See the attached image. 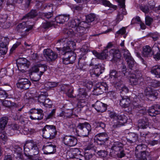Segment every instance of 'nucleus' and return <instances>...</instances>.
<instances>
[{
    "mask_svg": "<svg viewBox=\"0 0 160 160\" xmlns=\"http://www.w3.org/2000/svg\"><path fill=\"white\" fill-rule=\"evenodd\" d=\"M17 66L18 65H22L27 64H29V63L28 62L27 60L23 58H20L17 59L16 61Z\"/></svg>",
    "mask_w": 160,
    "mask_h": 160,
    "instance_id": "obj_51",
    "label": "nucleus"
},
{
    "mask_svg": "<svg viewBox=\"0 0 160 160\" xmlns=\"http://www.w3.org/2000/svg\"><path fill=\"white\" fill-rule=\"evenodd\" d=\"M150 86L154 88L160 87V81L155 80H152L150 82Z\"/></svg>",
    "mask_w": 160,
    "mask_h": 160,
    "instance_id": "obj_59",
    "label": "nucleus"
},
{
    "mask_svg": "<svg viewBox=\"0 0 160 160\" xmlns=\"http://www.w3.org/2000/svg\"><path fill=\"white\" fill-rule=\"evenodd\" d=\"M145 94L148 97L153 100L156 98L158 94L156 90L150 87L147 88L145 90Z\"/></svg>",
    "mask_w": 160,
    "mask_h": 160,
    "instance_id": "obj_18",
    "label": "nucleus"
},
{
    "mask_svg": "<svg viewBox=\"0 0 160 160\" xmlns=\"http://www.w3.org/2000/svg\"><path fill=\"white\" fill-rule=\"evenodd\" d=\"M95 123L97 125L95 128L96 130L100 131L101 129H104L106 127V124L102 122L96 121Z\"/></svg>",
    "mask_w": 160,
    "mask_h": 160,
    "instance_id": "obj_45",
    "label": "nucleus"
},
{
    "mask_svg": "<svg viewBox=\"0 0 160 160\" xmlns=\"http://www.w3.org/2000/svg\"><path fill=\"white\" fill-rule=\"evenodd\" d=\"M21 128L19 131L22 132L24 135H27L28 134H32L35 132V130L33 129H31L30 130L28 128L26 127L24 125L20 126Z\"/></svg>",
    "mask_w": 160,
    "mask_h": 160,
    "instance_id": "obj_33",
    "label": "nucleus"
},
{
    "mask_svg": "<svg viewBox=\"0 0 160 160\" xmlns=\"http://www.w3.org/2000/svg\"><path fill=\"white\" fill-rule=\"evenodd\" d=\"M108 87L105 82H101L97 84L96 87L93 90V94L98 96L102 94L104 92H106L108 90Z\"/></svg>",
    "mask_w": 160,
    "mask_h": 160,
    "instance_id": "obj_5",
    "label": "nucleus"
},
{
    "mask_svg": "<svg viewBox=\"0 0 160 160\" xmlns=\"http://www.w3.org/2000/svg\"><path fill=\"white\" fill-rule=\"evenodd\" d=\"M53 25V24L51 22H46L42 23V27L45 29H48Z\"/></svg>",
    "mask_w": 160,
    "mask_h": 160,
    "instance_id": "obj_57",
    "label": "nucleus"
},
{
    "mask_svg": "<svg viewBox=\"0 0 160 160\" xmlns=\"http://www.w3.org/2000/svg\"><path fill=\"white\" fill-rule=\"evenodd\" d=\"M109 52L112 56V58L111 61L113 62H116L120 59L121 55L118 49H111L110 51Z\"/></svg>",
    "mask_w": 160,
    "mask_h": 160,
    "instance_id": "obj_19",
    "label": "nucleus"
},
{
    "mask_svg": "<svg viewBox=\"0 0 160 160\" xmlns=\"http://www.w3.org/2000/svg\"><path fill=\"white\" fill-rule=\"evenodd\" d=\"M70 16L69 15L64 14L61 15L57 16L55 18V21L57 23L60 24L63 23L65 22L68 21Z\"/></svg>",
    "mask_w": 160,
    "mask_h": 160,
    "instance_id": "obj_22",
    "label": "nucleus"
},
{
    "mask_svg": "<svg viewBox=\"0 0 160 160\" xmlns=\"http://www.w3.org/2000/svg\"><path fill=\"white\" fill-rule=\"evenodd\" d=\"M76 45L75 42L73 41L68 40L66 44V47H64L61 50H67L71 51L73 48Z\"/></svg>",
    "mask_w": 160,
    "mask_h": 160,
    "instance_id": "obj_32",
    "label": "nucleus"
},
{
    "mask_svg": "<svg viewBox=\"0 0 160 160\" xmlns=\"http://www.w3.org/2000/svg\"><path fill=\"white\" fill-rule=\"evenodd\" d=\"M6 73H4L3 74V76L5 75H6L10 77H11L13 74L14 71L12 68H8L6 69ZM2 74H3L2 73Z\"/></svg>",
    "mask_w": 160,
    "mask_h": 160,
    "instance_id": "obj_61",
    "label": "nucleus"
},
{
    "mask_svg": "<svg viewBox=\"0 0 160 160\" xmlns=\"http://www.w3.org/2000/svg\"><path fill=\"white\" fill-rule=\"evenodd\" d=\"M2 103L3 106L9 108L14 106L16 105V103L7 100L3 101Z\"/></svg>",
    "mask_w": 160,
    "mask_h": 160,
    "instance_id": "obj_52",
    "label": "nucleus"
},
{
    "mask_svg": "<svg viewBox=\"0 0 160 160\" xmlns=\"http://www.w3.org/2000/svg\"><path fill=\"white\" fill-rule=\"evenodd\" d=\"M122 73L120 72H118L115 69L110 70L109 72V77L114 79L118 78L121 75Z\"/></svg>",
    "mask_w": 160,
    "mask_h": 160,
    "instance_id": "obj_38",
    "label": "nucleus"
},
{
    "mask_svg": "<svg viewBox=\"0 0 160 160\" xmlns=\"http://www.w3.org/2000/svg\"><path fill=\"white\" fill-rule=\"evenodd\" d=\"M0 138L5 142L7 141L8 138L7 136V134L4 131V130H1V132H0Z\"/></svg>",
    "mask_w": 160,
    "mask_h": 160,
    "instance_id": "obj_62",
    "label": "nucleus"
},
{
    "mask_svg": "<svg viewBox=\"0 0 160 160\" xmlns=\"http://www.w3.org/2000/svg\"><path fill=\"white\" fill-rule=\"evenodd\" d=\"M95 18L96 15L94 14H90L86 16V22L88 23L91 22L95 20Z\"/></svg>",
    "mask_w": 160,
    "mask_h": 160,
    "instance_id": "obj_53",
    "label": "nucleus"
},
{
    "mask_svg": "<svg viewBox=\"0 0 160 160\" xmlns=\"http://www.w3.org/2000/svg\"><path fill=\"white\" fill-rule=\"evenodd\" d=\"M43 53L47 60L49 62H53L58 58V54L50 49H44Z\"/></svg>",
    "mask_w": 160,
    "mask_h": 160,
    "instance_id": "obj_7",
    "label": "nucleus"
},
{
    "mask_svg": "<svg viewBox=\"0 0 160 160\" xmlns=\"http://www.w3.org/2000/svg\"><path fill=\"white\" fill-rule=\"evenodd\" d=\"M95 138L98 144L102 145L105 144V142L108 140L109 137L107 133L101 132L96 135Z\"/></svg>",
    "mask_w": 160,
    "mask_h": 160,
    "instance_id": "obj_9",
    "label": "nucleus"
},
{
    "mask_svg": "<svg viewBox=\"0 0 160 160\" xmlns=\"http://www.w3.org/2000/svg\"><path fill=\"white\" fill-rule=\"evenodd\" d=\"M78 91V93L77 96V98L78 100L86 99L88 94L85 89L84 88H80Z\"/></svg>",
    "mask_w": 160,
    "mask_h": 160,
    "instance_id": "obj_30",
    "label": "nucleus"
},
{
    "mask_svg": "<svg viewBox=\"0 0 160 160\" xmlns=\"http://www.w3.org/2000/svg\"><path fill=\"white\" fill-rule=\"evenodd\" d=\"M92 53L98 58L104 59L108 57V49H105L101 53H98L96 51H93Z\"/></svg>",
    "mask_w": 160,
    "mask_h": 160,
    "instance_id": "obj_20",
    "label": "nucleus"
},
{
    "mask_svg": "<svg viewBox=\"0 0 160 160\" xmlns=\"http://www.w3.org/2000/svg\"><path fill=\"white\" fill-rule=\"evenodd\" d=\"M148 119L146 118L140 119L138 121V127L140 128H146L148 127Z\"/></svg>",
    "mask_w": 160,
    "mask_h": 160,
    "instance_id": "obj_29",
    "label": "nucleus"
},
{
    "mask_svg": "<svg viewBox=\"0 0 160 160\" xmlns=\"http://www.w3.org/2000/svg\"><path fill=\"white\" fill-rule=\"evenodd\" d=\"M42 136L46 139H52L54 138L57 133L55 126L46 125L42 129Z\"/></svg>",
    "mask_w": 160,
    "mask_h": 160,
    "instance_id": "obj_2",
    "label": "nucleus"
},
{
    "mask_svg": "<svg viewBox=\"0 0 160 160\" xmlns=\"http://www.w3.org/2000/svg\"><path fill=\"white\" fill-rule=\"evenodd\" d=\"M68 129L71 132H74L75 131H77V128H76L75 124L71 121H68L66 124Z\"/></svg>",
    "mask_w": 160,
    "mask_h": 160,
    "instance_id": "obj_41",
    "label": "nucleus"
},
{
    "mask_svg": "<svg viewBox=\"0 0 160 160\" xmlns=\"http://www.w3.org/2000/svg\"><path fill=\"white\" fill-rule=\"evenodd\" d=\"M91 130V126L87 122L79 123L77 126V132L83 136H87Z\"/></svg>",
    "mask_w": 160,
    "mask_h": 160,
    "instance_id": "obj_3",
    "label": "nucleus"
},
{
    "mask_svg": "<svg viewBox=\"0 0 160 160\" xmlns=\"http://www.w3.org/2000/svg\"><path fill=\"white\" fill-rule=\"evenodd\" d=\"M8 118L7 117H4L0 119V129L4 130L8 121Z\"/></svg>",
    "mask_w": 160,
    "mask_h": 160,
    "instance_id": "obj_36",
    "label": "nucleus"
},
{
    "mask_svg": "<svg viewBox=\"0 0 160 160\" xmlns=\"http://www.w3.org/2000/svg\"><path fill=\"white\" fill-rule=\"evenodd\" d=\"M75 31L76 34L79 37H82L81 39L84 40L87 37L86 33L87 30L83 27H82L81 26L77 27L75 29Z\"/></svg>",
    "mask_w": 160,
    "mask_h": 160,
    "instance_id": "obj_17",
    "label": "nucleus"
},
{
    "mask_svg": "<svg viewBox=\"0 0 160 160\" xmlns=\"http://www.w3.org/2000/svg\"><path fill=\"white\" fill-rule=\"evenodd\" d=\"M62 142L65 145L71 147L77 144V140L73 136L66 135L62 138Z\"/></svg>",
    "mask_w": 160,
    "mask_h": 160,
    "instance_id": "obj_4",
    "label": "nucleus"
},
{
    "mask_svg": "<svg viewBox=\"0 0 160 160\" xmlns=\"http://www.w3.org/2000/svg\"><path fill=\"white\" fill-rule=\"evenodd\" d=\"M95 152L98 157L100 158H106L108 155V152L104 150H99L97 148Z\"/></svg>",
    "mask_w": 160,
    "mask_h": 160,
    "instance_id": "obj_37",
    "label": "nucleus"
},
{
    "mask_svg": "<svg viewBox=\"0 0 160 160\" xmlns=\"http://www.w3.org/2000/svg\"><path fill=\"white\" fill-rule=\"evenodd\" d=\"M55 109H53L51 112L45 116V119L47 120L49 119H52L53 118H54L55 117Z\"/></svg>",
    "mask_w": 160,
    "mask_h": 160,
    "instance_id": "obj_55",
    "label": "nucleus"
},
{
    "mask_svg": "<svg viewBox=\"0 0 160 160\" xmlns=\"http://www.w3.org/2000/svg\"><path fill=\"white\" fill-rule=\"evenodd\" d=\"M29 63L22 65H18V69L22 72H25L29 66Z\"/></svg>",
    "mask_w": 160,
    "mask_h": 160,
    "instance_id": "obj_60",
    "label": "nucleus"
},
{
    "mask_svg": "<svg viewBox=\"0 0 160 160\" xmlns=\"http://www.w3.org/2000/svg\"><path fill=\"white\" fill-rule=\"evenodd\" d=\"M48 69V66L45 64H39V67L38 68L39 74L40 75H42Z\"/></svg>",
    "mask_w": 160,
    "mask_h": 160,
    "instance_id": "obj_43",
    "label": "nucleus"
},
{
    "mask_svg": "<svg viewBox=\"0 0 160 160\" xmlns=\"http://www.w3.org/2000/svg\"><path fill=\"white\" fill-rule=\"evenodd\" d=\"M123 144L122 143L119 142H114L111 148V153L114 154L113 155L116 156V152L119 151L123 149Z\"/></svg>",
    "mask_w": 160,
    "mask_h": 160,
    "instance_id": "obj_16",
    "label": "nucleus"
},
{
    "mask_svg": "<svg viewBox=\"0 0 160 160\" xmlns=\"http://www.w3.org/2000/svg\"><path fill=\"white\" fill-rule=\"evenodd\" d=\"M63 33L69 37H72L74 35L73 30L72 29H65L63 30Z\"/></svg>",
    "mask_w": 160,
    "mask_h": 160,
    "instance_id": "obj_50",
    "label": "nucleus"
},
{
    "mask_svg": "<svg viewBox=\"0 0 160 160\" xmlns=\"http://www.w3.org/2000/svg\"><path fill=\"white\" fill-rule=\"evenodd\" d=\"M23 149L24 154L30 160H33V156H38L39 152L37 144L32 140L26 141Z\"/></svg>",
    "mask_w": 160,
    "mask_h": 160,
    "instance_id": "obj_1",
    "label": "nucleus"
},
{
    "mask_svg": "<svg viewBox=\"0 0 160 160\" xmlns=\"http://www.w3.org/2000/svg\"><path fill=\"white\" fill-rule=\"evenodd\" d=\"M150 155L149 152L147 151H143L141 153H137L136 157L138 158L147 159Z\"/></svg>",
    "mask_w": 160,
    "mask_h": 160,
    "instance_id": "obj_39",
    "label": "nucleus"
},
{
    "mask_svg": "<svg viewBox=\"0 0 160 160\" xmlns=\"http://www.w3.org/2000/svg\"><path fill=\"white\" fill-rule=\"evenodd\" d=\"M123 55L124 58L126 61L127 60H129L130 59H132V58L131 56L130 53L128 50L124 49L123 50Z\"/></svg>",
    "mask_w": 160,
    "mask_h": 160,
    "instance_id": "obj_54",
    "label": "nucleus"
},
{
    "mask_svg": "<svg viewBox=\"0 0 160 160\" xmlns=\"http://www.w3.org/2000/svg\"><path fill=\"white\" fill-rule=\"evenodd\" d=\"M104 68L102 66L98 65L96 66L95 68L90 72L91 76L92 77H98L104 70Z\"/></svg>",
    "mask_w": 160,
    "mask_h": 160,
    "instance_id": "obj_15",
    "label": "nucleus"
},
{
    "mask_svg": "<svg viewBox=\"0 0 160 160\" xmlns=\"http://www.w3.org/2000/svg\"><path fill=\"white\" fill-rule=\"evenodd\" d=\"M149 115L152 117L156 116L160 114V106L159 105L156 104L152 106L148 110Z\"/></svg>",
    "mask_w": 160,
    "mask_h": 160,
    "instance_id": "obj_14",
    "label": "nucleus"
},
{
    "mask_svg": "<svg viewBox=\"0 0 160 160\" xmlns=\"http://www.w3.org/2000/svg\"><path fill=\"white\" fill-rule=\"evenodd\" d=\"M15 2L12 0H8L7 3L6 9L8 11L11 12L13 11L14 8V5L15 4Z\"/></svg>",
    "mask_w": 160,
    "mask_h": 160,
    "instance_id": "obj_40",
    "label": "nucleus"
},
{
    "mask_svg": "<svg viewBox=\"0 0 160 160\" xmlns=\"http://www.w3.org/2000/svg\"><path fill=\"white\" fill-rule=\"evenodd\" d=\"M8 48L7 44L3 42L0 43V53L1 54L4 55L7 52Z\"/></svg>",
    "mask_w": 160,
    "mask_h": 160,
    "instance_id": "obj_44",
    "label": "nucleus"
},
{
    "mask_svg": "<svg viewBox=\"0 0 160 160\" xmlns=\"http://www.w3.org/2000/svg\"><path fill=\"white\" fill-rule=\"evenodd\" d=\"M8 96V94L6 92L0 88V98L4 99Z\"/></svg>",
    "mask_w": 160,
    "mask_h": 160,
    "instance_id": "obj_64",
    "label": "nucleus"
},
{
    "mask_svg": "<svg viewBox=\"0 0 160 160\" xmlns=\"http://www.w3.org/2000/svg\"><path fill=\"white\" fill-rule=\"evenodd\" d=\"M48 145H44L42 148V150L44 154L48 155L53 154L56 152V146L50 142L47 143Z\"/></svg>",
    "mask_w": 160,
    "mask_h": 160,
    "instance_id": "obj_12",
    "label": "nucleus"
},
{
    "mask_svg": "<svg viewBox=\"0 0 160 160\" xmlns=\"http://www.w3.org/2000/svg\"><path fill=\"white\" fill-rule=\"evenodd\" d=\"M53 12L52 11L48 12L43 13L41 15V18L45 20L49 19L53 17Z\"/></svg>",
    "mask_w": 160,
    "mask_h": 160,
    "instance_id": "obj_47",
    "label": "nucleus"
},
{
    "mask_svg": "<svg viewBox=\"0 0 160 160\" xmlns=\"http://www.w3.org/2000/svg\"><path fill=\"white\" fill-rule=\"evenodd\" d=\"M48 96V93L47 92H43L42 93H41L38 96V101L40 103H43L45 102V99Z\"/></svg>",
    "mask_w": 160,
    "mask_h": 160,
    "instance_id": "obj_46",
    "label": "nucleus"
},
{
    "mask_svg": "<svg viewBox=\"0 0 160 160\" xmlns=\"http://www.w3.org/2000/svg\"><path fill=\"white\" fill-rule=\"evenodd\" d=\"M31 85L30 82L27 78H19L17 86L18 88L21 89H28Z\"/></svg>",
    "mask_w": 160,
    "mask_h": 160,
    "instance_id": "obj_10",
    "label": "nucleus"
},
{
    "mask_svg": "<svg viewBox=\"0 0 160 160\" xmlns=\"http://www.w3.org/2000/svg\"><path fill=\"white\" fill-rule=\"evenodd\" d=\"M147 148L146 145L141 144L140 145H138L136 147L135 150V156H136V153H141L143 151H146V148Z\"/></svg>",
    "mask_w": 160,
    "mask_h": 160,
    "instance_id": "obj_34",
    "label": "nucleus"
},
{
    "mask_svg": "<svg viewBox=\"0 0 160 160\" xmlns=\"http://www.w3.org/2000/svg\"><path fill=\"white\" fill-rule=\"evenodd\" d=\"M29 21H27L19 23L17 26L16 29L18 32H22V30L26 28L25 31L28 32L33 28V25H29Z\"/></svg>",
    "mask_w": 160,
    "mask_h": 160,
    "instance_id": "obj_11",
    "label": "nucleus"
},
{
    "mask_svg": "<svg viewBox=\"0 0 160 160\" xmlns=\"http://www.w3.org/2000/svg\"><path fill=\"white\" fill-rule=\"evenodd\" d=\"M142 55L145 57H150L153 54L151 48L149 46L146 45L143 47L142 52Z\"/></svg>",
    "mask_w": 160,
    "mask_h": 160,
    "instance_id": "obj_25",
    "label": "nucleus"
},
{
    "mask_svg": "<svg viewBox=\"0 0 160 160\" xmlns=\"http://www.w3.org/2000/svg\"><path fill=\"white\" fill-rule=\"evenodd\" d=\"M94 154H92L90 153L89 152H85L84 154L85 158L87 160H89L92 159L94 155Z\"/></svg>",
    "mask_w": 160,
    "mask_h": 160,
    "instance_id": "obj_63",
    "label": "nucleus"
},
{
    "mask_svg": "<svg viewBox=\"0 0 160 160\" xmlns=\"http://www.w3.org/2000/svg\"><path fill=\"white\" fill-rule=\"evenodd\" d=\"M82 23V20L78 18H75L68 22V25L72 28H74L79 26V25Z\"/></svg>",
    "mask_w": 160,
    "mask_h": 160,
    "instance_id": "obj_28",
    "label": "nucleus"
},
{
    "mask_svg": "<svg viewBox=\"0 0 160 160\" xmlns=\"http://www.w3.org/2000/svg\"><path fill=\"white\" fill-rule=\"evenodd\" d=\"M152 73L155 75L156 77L160 78V65H157L152 67L151 69Z\"/></svg>",
    "mask_w": 160,
    "mask_h": 160,
    "instance_id": "obj_31",
    "label": "nucleus"
},
{
    "mask_svg": "<svg viewBox=\"0 0 160 160\" xmlns=\"http://www.w3.org/2000/svg\"><path fill=\"white\" fill-rule=\"evenodd\" d=\"M89 51V48L88 46L87 45H83L80 49V52L82 53L81 54V56L79 57V59H84L85 58L84 56Z\"/></svg>",
    "mask_w": 160,
    "mask_h": 160,
    "instance_id": "obj_35",
    "label": "nucleus"
},
{
    "mask_svg": "<svg viewBox=\"0 0 160 160\" xmlns=\"http://www.w3.org/2000/svg\"><path fill=\"white\" fill-rule=\"evenodd\" d=\"M135 75H131L130 76V82L132 85H136L138 83V79H139L136 77Z\"/></svg>",
    "mask_w": 160,
    "mask_h": 160,
    "instance_id": "obj_49",
    "label": "nucleus"
},
{
    "mask_svg": "<svg viewBox=\"0 0 160 160\" xmlns=\"http://www.w3.org/2000/svg\"><path fill=\"white\" fill-rule=\"evenodd\" d=\"M41 75L39 73H34L31 74L30 77L32 78V80L34 81H39L41 78Z\"/></svg>",
    "mask_w": 160,
    "mask_h": 160,
    "instance_id": "obj_58",
    "label": "nucleus"
},
{
    "mask_svg": "<svg viewBox=\"0 0 160 160\" xmlns=\"http://www.w3.org/2000/svg\"><path fill=\"white\" fill-rule=\"evenodd\" d=\"M140 138L139 141L142 142H146L148 143L150 140V138L151 137V135L149 132L147 133L141 132Z\"/></svg>",
    "mask_w": 160,
    "mask_h": 160,
    "instance_id": "obj_26",
    "label": "nucleus"
},
{
    "mask_svg": "<svg viewBox=\"0 0 160 160\" xmlns=\"http://www.w3.org/2000/svg\"><path fill=\"white\" fill-rule=\"evenodd\" d=\"M126 61L128 64L129 68L132 70L134 69L135 67V64L133 59L132 58V59L127 60Z\"/></svg>",
    "mask_w": 160,
    "mask_h": 160,
    "instance_id": "obj_56",
    "label": "nucleus"
},
{
    "mask_svg": "<svg viewBox=\"0 0 160 160\" xmlns=\"http://www.w3.org/2000/svg\"><path fill=\"white\" fill-rule=\"evenodd\" d=\"M92 106L98 112H103L107 109V104L99 101H97L94 104H92Z\"/></svg>",
    "mask_w": 160,
    "mask_h": 160,
    "instance_id": "obj_13",
    "label": "nucleus"
},
{
    "mask_svg": "<svg viewBox=\"0 0 160 160\" xmlns=\"http://www.w3.org/2000/svg\"><path fill=\"white\" fill-rule=\"evenodd\" d=\"M138 135L134 133L130 132L127 136V142L130 144L134 143L138 139Z\"/></svg>",
    "mask_w": 160,
    "mask_h": 160,
    "instance_id": "obj_24",
    "label": "nucleus"
},
{
    "mask_svg": "<svg viewBox=\"0 0 160 160\" xmlns=\"http://www.w3.org/2000/svg\"><path fill=\"white\" fill-rule=\"evenodd\" d=\"M38 15V12L35 9H32L28 13L23 16L22 20H26L29 18H33L36 17Z\"/></svg>",
    "mask_w": 160,
    "mask_h": 160,
    "instance_id": "obj_27",
    "label": "nucleus"
},
{
    "mask_svg": "<svg viewBox=\"0 0 160 160\" xmlns=\"http://www.w3.org/2000/svg\"><path fill=\"white\" fill-rule=\"evenodd\" d=\"M31 115L30 117L32 120H42L43 117V110L41 109L34 108L31 110Z\"/></svg>",
    "mask_w": 160,
    "mask_h": 160,
    "instance_id": "obj_6",
    "label": "nucleus"
},
{
    "mask_svg": "<svg viewBox=\"0 0 160 160\" xmlns=\"http://www.w3.org/2000/svg\"><path fill=\"white\" fill-rule=\"evenodd\" d=\"M61 54L65 58H68L71 63H73L76 59V55L73 52L69 51L60 50Z\"/></svg>",
    "mask_w": 160,
    "mask_h": 160,
    "instance_id": "obj_8",
    "label": "nucleus"
},
{
    "mask_svg": "<svg viewBox=\"0 0 160 160\" xmlns=\"http://www.w3.org/2000/svg\"><path fill=\"white\" fill-rule=\"evenodd\" d=\"M125 116L123 115H118L116 120L117 121V122H115L113 125V127L118 128L124 125L125 123L124 119Z\"/></svg>",
    "mask_w": 160,
    "mask_h": 160,
    "instance_id": "obj_23",
    "label": "nucleus"
},
{
    "mask_svg": "<svg viewBox=\"0 0 160 160\" xmlns=\"http://www.w3.org/2000/svg\"><path fill=\"white\" fill-rule=\"evenodd\" d=\"M97 147H96L93 144H89L86 146L84 150L85 152H95L96 151Z\"/></svg>",
    "mask_w": 160,
    "mask_h": 160,
    "instance_id": "obj_42",
    "label": "nucleus"
},
{
    "mask_svg": "<svg viewBox=\"0 0 160 160\" xmlns=\"http://www.w3.org/2000/svg\"><path fill=\"white\" fill-rule=\"evenodd\" d=\"M155 138H156V139L150 140L148 144L152 146H154L158 143H160V134H157Z\"/></svg>",
    "mask_w": 160,
    "mask_h": 160,
    "instance_id": "obj_48",
    "label": "nucleus"
},
{
    "mask_svg": "<svg viewBox=\"0 0 160 160\" xmlns=\"http://www.w3.org/2000/svg\"><path fill=\"white\" fill-rule=\"evenodd\" d=\"M122 99L120 101V105L123 108L128 107L130 103V99L129 97L126 96H122Z\"/></svg>",
    "mask_w": 160,
    "mask_h": 160,
    "instance_id": "obj_21",
    "label": "nucleus"
}]
</instances>
